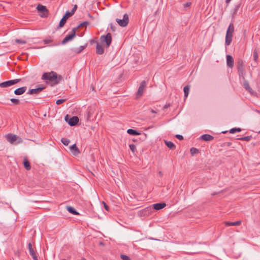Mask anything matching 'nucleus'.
<instances>
[{
	"label": "nucleus",
	"instance_id": "09e8293b",
	"mask_svg": "<svg viewBox=\"0 0 260 260\" xmlns=\"http://www.w3.org/2000/svg\"><path fill=\"white\" fill-rule=\"evenodd\" d=\"M150 111L152 113H156V112L154 110H153V109H151Z\"/></svg>",
	"mask_w": 260,
	"mask_h": 260
},
{
	"label": "nucleus",
	"instance_id": "20e7f679",
	"mask_svg": "<svg viewBox=\"0 0 260 260\" xmlns=\"http://www.w3.org/2000/svg\"><path fill=\"white\" fill-rule=\"evenodd\" d=\"M21 81V79H16L5 81L0 83V87L7 88L10 87L14 84H16Z\"/></svg>",
	"mask_w": 260,
	"mask_h": 260
},
{
	"label": "nucleus",
	"instance_id": "4468645a",
	"mask_svg": "<svg viewBox=\"0 0 260 260\" xmlns=\"http://www.w3.org/2000/svg\"><path fill=\"white\" fill-rule=\"evenodd\" d=\"M233 38V34H230L228 32H226L225 45V46H229L231 44Z\"/></svg>",
	"mask_w": 260,
	"mask_h": 260
},
{
	"label": "nucleus",
	"instance_id": "f257e3e1",
	"mask_svg": "<svg viewBox=\"0 0 260 260\" xmlns=\"http://www.w3.org/2000/svg\"><path fill=\"white\" fill-rule=\"evenodd\" d=\"M41 78L42 80H45L47 83H49L51 85L57 84L62 80V77L61 75H58L53 71L44 73Z\"/></svg>",
	"mask_w": 260,
	"mask_h": 260
},
{
	"label": "nucleus",
	"instance_id": "c756f323",
	"mask_svg": "<svg viewBox=\"0 0 260 260\" xmlns=\"http://www.w3.org/2000/svg\"><path fill=\"white\" fill-rule=\"evenodd\" d=\"M190 152L192 155H194V154L198 153L199 152V150L197 148L192 147L190 149Z\"/></svg>",
	"mask_w": 260,
	"mask_h": 260
},
{
	"label": "nucleus",
	"instance_id": "f3484780",
	"mask_svg": "<svg viewBox=\"0 0 260 260\" xmlns=\"http://www.w3.org/2000/svg\"><path fill=\"white\" fill-rule=\"evenodd\" d=\"M104 52V49L103 48L102 46L99 43H97L96 46V53L98 54H103Z\"/></svg>",
	"mask_w": 260,
	"mask_h": 260
},
{
	"label": "nucleus",
	"instance_id": "f8f14e48",
	"mask_svg": "<svg viewBox=\"0 0 260 260\" xmlns=\"http://www.w3.org/2000/svg\"><path fill=\"white\" fill-rule=\"evenodd\" d=\"M45 88V86L42 85L41 87H39L36 89H30L28 91L27 94H38L40 91H41L42 90H43Z\"/></svg>",
	"mask_w": 260,
	"mask_h": 260
},
{
	"label": "nucleus",
	"instance_id": "412c9836",
	"mask_svg": "<svg viewBox=\"0 0 260 260\" xmlns=\"http://www.w3.org/2000/svg\"><path fill=\"white\" fill-rule=\"evenodd\" d=\"M241 223V220H238L235 222L225 221V224L226 226H238Z\"/></svg>",
	"mask_w": 260,
	"mask_h": 260
},
{
	"label": "nucleus",
	"instance_id": "6e6d98bb",
	"mask_svg": "<svg viewBox=\"0 0 260 260\" xmlns=\"http://www.w3.org/2000/svg\"><path fill=\"white\" fill-rule=\"evenodd\" d=\"M259 133H260V131H259Z\"/></svg>",
	"mask_w": 260,
	"mask_h": 260
},
{
	"label": "nucleus",
	"instance_id": "a18cd8bd",
	"mask_svg": "<svg viewBox=\"0 0 260 260\" xmlns=\"http://www.w3.org/2000/svg\"><path fill=\"white\" fill-rule=\"evenodd\" d=\"M191 3L190 2H187L183 5L184 8L189 7L191 6Z\"/></svg>",
	"mask_w": 260,
	"mask_h": 260
},
{
	"label": "nucleus",
	"instance_id": "a211bd4d",
	"mask_svg": "<svg viewBox=\"0 0 260 260\" xmlns=\"http://www.w3.org/2000/svg\"><path fill=\"white\" fill-rule=\"evenodd\" d=\"M37 9L41 13H43L44 14L45 13L47 14L48 12L47 8L42 5H38L37 7Z\"/></svg>",
	"mask_w": 260,
	"mask_h": 260
},
{
	"label": "nucleus",
	"instance_id": "4be33fe9",
	"mask_svg": "<svg viewBox=\"0 0 260 260\" xmlns=\"http://www.w3.org/2000/svg\"><path fill=\"white\" fill-rule=\"evenodd\" d=\"M165 143L166 146L170 149L173 150L176 148L175 144L171 141L165 140Z\"/></svg>",
	"mask_w": 260,
	"mask_h": 260
},
{
	"label": "nucleus",
	"instance_id": "39448f33",
	"mask_svg": "<svg viewBox=\"0 0 260 260\" xmlns=\"http://www.w3.org/2000/svg\"><path fill=\"white\" fill-rule=\"evenodd\" d=\"M146 86V81L144 80L142 81L140 84L138 91L136 92V97L137 99L140 98L143 95Z\"/></svg>",
	"mask_w": 260,
	"mask_h": 260
},
{
	"label": "nucleus",
	"instance_id": "37998d69",
	"mask_svg": "<svg viewBox=\"0 0 260 260\" xmlns=\"http://www.w3.org/2000/svg\"><path fill=\"white\" fill-rule=\"evenodd\" d=\"M85 46H81L80 47L79 50L77 51V53H80L85 48Z\"/></svg>",
	"mask_w": 260,
	"mask_h": 260
},
{
	"label": "nucleus",
	"instance_id": "9d476101",
	"mask_svg": "<svg viewBox=\"0 0 260 260\" xmlns=\"http://www.w3.org/2000/svg\"><path fill=\"white\" fill-rule=\"evenodd\" d=\"M28 249L29 254L32 256L34 260H38L36 252L32 248V246L30 242L28 243Z\"/></svg>",
	"mask_w": 260,
	"mask_h": 260
},
{
	"label": "nucleus",
	"instance_id": "473e14b6",
	"mask_svg": "<svg viewBox=\"0 0 260 260\" xmlns=\"http://www.w3.org/2000/svg\"><path fill=\"white\" fill-rule=\"evenodd\" d=\"M241 131V129L240 128H233L230 129V133L231 134H234L236 132H240Z\"/></svg>",
	"mask_w": 260,
	"mask_h": 260
},
{
	"label": "nucleus",
	"instance_id": "aec40b11",
	"mask_svg": "<svg viewBox=\"0 0 260 260\" xmlns=\"http://www.w3.org/2000/svg\"><path fill=\"white\" fill-rule=\"evenodd\" d=\"M23 163L24 167L26 170L29 171L31 169L30 163L27 158L25 157L24 158Z\"/></svg>",
	"mask_w": 260,
	"mask_h": 260
},
{
	"label": "nucleus",
	"instance_id": "603ef678",
	"mask_svg": "<svg viewBox=\"0 0 260 260\" xmlns=\"http://www.w3.org/2000/svg\"><path fill=\"white\" fill-rule=\"evenodd\" d=\"M94 42H95V41H94V40H91V42H90L91 44H92V43H94Z\"/></svg>",
	"mask_w": 260,
	"mask_h": 260
},
{
	"label": "nucleus",
	"instance_id": "9b49d317",
	"mask_svg": "<svg viewBox=\"0 0 260 260\" xmlns=\"http://www.w3.org/2000/svg\"><path fill=\"white\" fill-rule=\"evenodd\" d=\"M227 66L230 68H233L234 66V58L230 55L226 56Z\"/></svg>",
	"mask_w": 260,
	"mask_h": 260
},
{
	"label": "nucleus",
	"instance_id": "6ab92c4d",
	"mask_svg": "<svg viewBox=\"0 0 260 260\" xmlns=\"http://www.w3.org/2000/svg\"><path fill=\"white\" fill-rule=\"evenodd\" d=\"M201 139L205 141H210L213 140L214 137L209 134H204L201 137Z\"/></svg>",
	"mask_w": 260,
	"mask_h": 260
},
{
	"label": "nucleus",
	"instance_id": "2f4dec72",
	"mask_svg": "<svg viewBox=\"0 0 260 260\" xmlns=\"http://www.w3.org/2000/svg\"><path fill=\"white\" fill-rule=\"evenodd\" d=\"M61 142L63 143L65 146H68L70 142V140L67 138H62L61 140Z\"/></svg>",
	"mask_w": 260,
	"mask_h": 260
},
{
	"label": "nucleus",
	"instance_id": "5fc2aeb1",
	"mask_svg": "<svg viewBox=\"0 0 260 260\" xmlns=\"http://www.w3.org/2000/svg\"><path fill=\"white\" fill-rule=\"evenodd\" d=\"M82 260H86V259H82Z\"/></svg>",
	"mask_w": 260,
	"mask_h": 260
},
{
	"label": "nucleus",
	"instance_id": "393cba45",
	"mask_svg": "<svg viewBox=\"0 0 260 260\" xmlns=\"http://www.w3.org/2000/svg\"><path fill=\"white\" fill-rule=\"evenodd\" d=\"M67 210L70 213H71L74 215H78L79 214V213L75 209V208H74L72 207H71V206L68 207Z\"/></svg>",
	"mask_w": 260,
	"mask_h": 260
},
{
	"label": "nucleus",
	"instance_id": "3c124183",
	"mask_svg": "<svg viewBox=\"0 0 260 260\" xmlns=\"http://www.w3.org/2000/svg\"><path fill=\"white\" fill-rule=\"evenodd\" d=\"M159 175H160V176H161L162 175V172H161V171H159Z\"/></svg>",
	"mask_w": 260,
	"mask_h": 260
},
{
	"label": "nucleus",
	"instance_id": "49530a36",
	"mask_svg": "<svg viewBox=\"0 0 260 260\" xmlns=\"http://www.w3.org/2000/svg\"><path fill=\"white\" fill-rule=\"evenodd\" d=\"M88 16L92 20L94 19V17L90 15V13H88Z\"/></svg>",
	"mask_w": 260,
	"mask_h": 260
},
{
	"label": "nucleus",
	"instance_id": "c9c22d12",
	"mask_svg": "<svg viewBox=\"0 0 260 260\" xmlns=\"http://www.w3.org/2000/svg\"><path fill=\"white\" fill-rule=\"evenodd\" d=\"M129 148L133 152L135 153L136 150V147L135 144H131L129 145Z\"/></svg>",
	"mask_w": 260,
	"mask_h": 260
},
{
	"label": "nucleus",
	"instance_id": "c85d7f7f",
	"mask_svg": "<svg viewBox=\"0 0 260 260\" xmlns=\"http://www.w3.org/2000/svg\"><path fill=\"white\" fill-rule=\"evenodd\" d=\"M244 80L243 83V86L244 88L248 91H250V90H251V88H250L248 82L245 80V79Z\"/></svg>",
	"mask_w": 260,
	"mask_h": 260
},
{
	"label": "nucleus",
	"instance_id": "7ed1b4c3",
	"mask_svg": "<svg viewBox=\"0 0 260 260\" xmlns=\"http://www.w3.org/2000/svg\"><path fill=\"white\" fill-rule=\"evenodd\" d=\"M100 41L103 44H105L106 47L108 48L112 42V35L110 32H108L106 35H102L100 37Z\"/></svg>",
	"mask_w": 260,
	"mask_h": 260
},
{
	"label": "nucleus",
	"instance_id": "dca6fc26",
	"mask_svg": "<svg viewBox=\"0 0 260 260\" xmlns=\"http://www.w3.org/2000/svg\"><path fill=\"white\" fill-rule=\"evenodd\" d=\"M166 206V204L165 203H156L153 205V208L156 210H160L165 207Z\"/></svg>",
	"mask_w": 260,
	"mask_h": 260
},
{
	"label": "nucleus",
	"instance_id": "c03bdc74",
	"mask_svg": "<svg viewBox=\"0 0 260 260\" xmlns=\"http://www.w3.org/2000/svg\"><path fill=\"white\" fill-rule=\"evenodd\" d=\"M103 204H104L105 209L108 211H109V206L104 202H103Z\"/></svg>",
	"mask_w": 260,
	"mask_h": 260
},
{
	"label": "nucleus",
	"instance_id": "bb28decb",
	"mask_svg": "<svg viewBox=\"0 0 260 260\" xmlns=\"http://www.w3.org/2000/svg\"><path fill=\"white\" fill-rule=\"evenodd\" d=\"M228 31L230 34H233V32L234 31V26L233 23H231L230 24V25H229V27L226 30V32H228Z\"/></svg>",
	"mask_w": 260,
	"mask_h": 260
},
{
	"label": "nucleus",
	"instance_id": "a19ab883",
	"mask_svg": "<svg viewBox=\"0 0 260 260\" xmlns=\"http://www.w3.org/2000/svg\"><path fill=\"white\" fill-rule=\"evenodd\" d=\"M64 101H65V100H64V99H59L56 101V105H60V104H62V103H63Z\"/></svg>",
	"mask_w": 260,
	"mask_h": 260
},
{
	"label": "nucleus",
	"instance_id": "58836bf2",
	"mask_svg": "<svg viewBox=\"0 0 260 260\" xmlns=\"http://www.w3.org/2000/svg\"><path fill=\"white\" fill-rule=\"evenodd\" d=\"M15 42L18 44H26V42L24 40H22L20 39H16L15 40Z\"/></svg>",
	"mask_w": 260,
	"mask_h": 260
},
{
	"label": "nucleus",
	"instance_id": "6e6552de",
	"mask_svg": "<svg viewBox=\"0 0 260 260\" xmlns=\"http://www.w3.org/2000/svg\"><path fill=\"white\" fill-rule=\"evenodd\" d=\"M77 31V28H73L72 29V32L71 34L67 35L62 41L61 44L64 45L69 41L73 40L76 36V32Z\"/></svg>",
	"mask_w": 260,
	"mask_h": 260
},
{
	"label": "nucleus",
	"instance_id": "ddd939ff",
	"mask_svg": "<svg viewBox=\"0 0 260 260\" xmlns=\"http://www.w3.org/2000/svg\"><path fill=\"white\" fill-rule=\"evenodd\" d=\"M26 86H23L15 89L14 91L15 94L20 95L23 94L26 90Z\"/></svg>",
	"mask_w": 260,
	"mask_h": 260
},
{
	"label": "nucleus",
	"instance_id": "72a5a7b5",
	"mask_svg": "<svg viewBox=\"0 0 260 260\" xmlns=\"http://www.w3.org/2000/svg\"><path fill=\"white\" fill-rule=\"evenodd\" d=\"M89 22L88 21H84L81 23H80L77 27H76V28H77V29L81 27V26H86L87 25H89Z\"/></svg>",
	"mask_w": 260,
	"mask_h": 260
},
{
	"label": "nucleus",
	"instance_id": "f03ea898",
	"mask_svg": "<svg viewBox=\"0 0 260 260\" xmlns=\"http://www.w3.org/2000/svg\"><path fill=\"white\" fill-rule=\"evenodd\" d=\"M238 74L240 78L245 79V72L244 67V62L241 58H238L237 61Z\"/></svg>",
	"mask_w": 260,
	"mask_h": 260
},
{
	"label": "nucleus",
	"instance_id": "79ce46f5",
	"mask_svg": "<svg viewBox=\"0 0 260 260\" xmlns=\"http://www.w3.org/2000/svg\"><path fill=\"white\" fill-rule=\"evenodd\" d=\"M175 137L176 138H177L178 139H179V140H182L183 139V137L182 135H175Z\"/></svg>",
	"mask_w": 260,
	"mask_h": 260
},
{
	"label": "nucleus",
	"instance_id": "de8ad7c7",
	"mask_svg": "<svg viewBox=\"0 0 260 260\" xmlns=\"http://www.w3.org/2000/svg\"><path fill=\"white\" fill-rule=\"evenodd\" d=\"M170 106V105H165L164 106V109H166L167 108H168Z\"/></svg>",
	"mask_w": 260,
	"mask_h": 260
},
{
	"label": "nucleus",
	"instance_id": "a878e982",
	"mask_svg": "<svg viewBox=\"0 0 260 260\" xmlns=\"http://www.w3.org/2000/svg\"><path fill=\"white\" fill-rule=\"evenodd\" d=\"M189 89H190V86L189 85H186L184 88L183 91L184 92V97L187 98L188 96V95L189 94Z\"/></svg>",
	"mask_w": 260,
	"mask_h": 260
},
{
	"label": "nucleus",
	"instance_id": "e433bc0d",
	"mask_svg": "<svg viewBox=\"0 0 260 260\" xmlns=\"http://www.w3.org/2000/svg\"><path fill=\"white\" fill-rule=\"evenodd\" d=\"M120 257L122 260H131L130 257L126 255L121 254Z\"/></svg>",
	"mask_w": 260,
	"mask_h": 260
},
{
	"label": "nucleus",
	"instance_id": "4c0bfd02",
	"mask_svg": "<svg viewBox=\"0 0 260 260\" xmlns=\"http://www.w3.org/2000/svg\"><path fill=\"white\" fill-rule=\"evenodd\" d=\"M52 41H53V40L51 39L50 37H49V38L44 39L43 40L44 43L45 44H49L50 43H51Z\"/></svg>",
	"mask_w": 260,
	"mask_h": 260
},
{
	"label": "nucleus",
	"instance_id": "864d4df0",
	"mask_svg": "<svg viewBox=\"0 0 260 260\" xmlns=\"http://www.w3.org/2000/svg\"><path fill=\"white\" fill-rule=\"evenodd\" d=\"M61 260H67V259H61Z\"/></svg>",
	"mask_w": 260,
	"mask_h": 260
},
{
	"label": "nucleus",
	"instance_id": "ea45409f",
	"mask_svg": "<svg viewBox=\"0 0 260 260\" xmlns=\"http://www.w3.org/2000/svg\"><path fill=\"white\" fill-rule=\"evenodd\" d=\"M77 9V5H75L74 6L73 8L72 9V11L71 12H70V14L72 15H73L75 13V12L76 11Z\"/></svg>",
	"mask_w": 260,
	"mask_h": 260
},
{
	"label": "nucleus",
	"instance_id": "423d86ee",
	"mask_svg": "<svg viewBox=\"0 0 260 260\" xmlns=\"http://www.w3.org/2000/svg\"><path fill=\"white\" fill-rule=\"evenodd\" d=\"M116 21L119 25L121 27H125L127 25L129 22V17L127 14H125L122 19L117 18Z\"/></svg>",
	"mask_w": 260,
	"mask_h": 260
},
{
	"label": "nucleus",
	"instance_id": "0eeeda50",
	"mask_svg": "<svg viewBox=\"0 0 260 260\" xmlns=\"http://www.w3.org/2000/svg\"><path fill=\"white\" fill-rule=\"evenodd\" d=\"M64 119L71 126L76 125L79 121V119L77 116H73L70 118H69L68 115H67L65 116Z\"/></svg>",
	"mask_w": 260,
	"mask_h": 260
},
{
	"label": "nucleus",
	"instance_id": "f704fd0d",
	"mask_svg": "<svg viewBox=\"0 0 260 260\" xmlns=\"http://www.w3.org/2000/svg\"><path fill=\"white\" fill-rule=\"evenodd\" d=\"M10 101L15 105H19L20 103L19 100L17 99L12 98L10 99Z\"/></svg>",
	"mask_w": 260,
	"mask_h": 260
},
{
	"label": "nucleus",
	"instance_id": "1a4fd4ad",
	"mask_svg": "<svg viewBox=\"0 0 260 260\" xmlns=\"http://www.w3.org/2000/svg\"><path fill=\"white\" fill-rule=\"evenodd\" d=\"M72 16V15L70 14V11H67L60 20L57 28H59L62 27L66 23L67 19Z\"/></svg>",
	"mask_w": 260,
	"mask_h": 260
},
{
	"label": "nucleus",
	"instance_id": "7c9ffc66",
	"mask_svg": "<svg viewBox=\"0 0 260 260\" xmlns=\"http://www.w3.org/2000/svg\"><path fill=\"white\" fill-rule=\"evenodd\" d=\"M251 138H252V137L251 136H248L238 138V139L240 140H242V141H249L251 139Z\"/></svg>",
	"mask_w": 260,
	"mask_h": 260
},
{
	"label": "nucleus",
	"instance_id": "cd10ccee",
	"mask_svg": "<svg viewBox=\"0 0 260 260\" xmlns=\"http://www.w3.org/2000/svg\"><path fill=\"white\" fill-rule=\"evenodd\" d=\"M253 58L255 63H257L258 61V56L256 49H254L253 52Z\"/></svg>",
	"mask_w": 260,
	"mask_h": 260
},
{
	"label": "nucleus",
	"instance_id": "8fccbe9b",
	"mask_svg": "<svg viewBox=\"0 0 260 260\" xmlns=\"http://www.w3.org/2000/svg\"><path fill=\"white\" fill-rule=\"evenodd\" d=\"M232 0H225L226 3H229Z\"/></svg>",
	"mask_w": 260,
	"mask_h": 260
},
{
	"label": "nucleus",
	"instance_id": "b1692460",
	"mask_svg": "<svg viewBox=\"0 0 260 260\" xmlns=\"http://www.w3.org/2000/svg\"><path fill=\"white\" fill-rule=\"evenodd\" d=\"M70 149L72 152H74V154H78L80 153L79 150L77 147L76 144H74L72 146H71Z\"/></svg>",
	"mask_w": 260,
	"mask_h": 260
},
{
	"label": "nucleus",
	"instance_id": "2eb2a0df",
	"mask_svg": "<svg viewBox=\"0 0 260 260\" xmlns=\"http://www.w3.org/2000/svg\"><path fill=\"white\" fill-rule=\"evenodd\" d=\"M6 138L8 142H9L11 143H13L17 140L18 137L15 135L10 134L6 136Z\"/></svg>",
	"mask_w": 260,
	"mask_h": 260
},
{
	"label": "nucleus",
	"instance_id": "5701e85b",
	"mask_svg": "<svg viewBox=\"0 0 260 260\" xmlns=\"http://www.w3.org/2000/svg\"><path fill=\"white\" fill-rule=\"evenodd\" d=\"M127 133L129 135H132V136L139 135L141 134V133L140 132H139L138 131H137L135 129H131V128L127 129Z\"/></svg>",
	"mask_w": 260,
	"mask_h": 260
}]
</instances>
